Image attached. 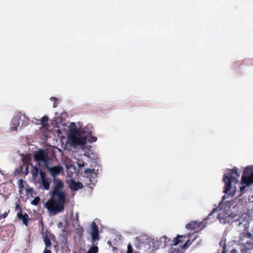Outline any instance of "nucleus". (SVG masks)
<instances>
[{
  "label": "nucleus",
  "instance_id": "nucleus-1",
  "mask_svg": "<svg viewBox=\"0 0 253 253\" xmlns=\"http://www.w3.org/2000/svg\"><path fill=\"white\" fill-rule=\"evenodd\" d=\"M63 188L62 181L59 178H54L50 199L45 204V207L51 215H54L60 213L65 209L66 193Z\"/></svg>",
  "mask_w": 253,
  "mask_h": 253
},
{
  "label": "nucleus",
  "instance_id": "nucleus-2",
  "mask_svg": "<svg viewBox=\"0 0 253 253\" xmlns=\"http://www.w3.org/2000/svg\"><path fill=\"white\" fill-rule=\"evenodd\" d=\"M240 174L238 173L237 169L232 170H230L227 173L225 174L224 177V181L225 182V188L224 192L228 195L232 194L230 190L233 187L234 184H236L239 182L238 177H239Z\"/></svg>",
  "mask_w": 253,
  "mask_h": 253
},
{
  "label": "nucleus",
  "instance_id": "nucleus-3",
  "mask_svg": "<svg viewBox=\"0 0 253 253\" xmlns=\"http://www.w3.org/2000/svg\"><path fill=\"white\" fill-rule=\"evenodd\" d=\"M34 159L35 161L38 163L39 167H40V163H42L44 167L50 163V159L48 156V153L47 150L43 149H39L37 151L34 153Z\"/></svg>",
  "mask_w": 253,
  "mask_h": 253
},
{
  "label": "nucleus",
  "instance_id": "nucleus-4",
  "mask_svg": "<svg viewBox=\"0 0 253 253\" xmlns=\"http://www.w3.org/2000/svg\"><path fill=\"white\" fill-rule=\"evenodd\" d=\"M253 183V168H247L243 172L242 177V184H245L240 187V190L243 191L246 187L249 186Z\"/></svg>",
  "mask_w": 253,
  "mask_h": 253
},
{
  "label": "nucleus",
  "instance_id": "nucleus-5",
  "mask_svg": "<svg viewBox=\"0 0 253 253\" xmlns=\"http://www.w3.org/2000/svg\"><path fill=\"white\" fill-rule=\"evenodd\" d=\"M90 232L92 243L93 245L97 244L98 240L100 239L98 227L95 222H92L90 225Z\"/></svg>",
  "mask_w": 253,
  "mask_h": 253
},
{
  "label": "nucleus",
  "instance_id": "nucleus-6",
  "mask_svg": "<svg viewBox=\"0 0 253 253\" xmlns=\"http://www.w3.org/2000/svg\"><path fill=\"white\" fill-rule=\"evenodd\" d=\"M216 217L217 218H219L220 220V222H222L224 218L226 217V215L227 213L225 212V209H223L221 206H219L216 208L213 209L212 212L209 215L208 218H210V217L213 214L216 213Z\"/></svg>",
  "mask_w": 253,
  "mask_h": 253
},
{
  "label": "nucleus",
  "instance_id": "nucleus-7",
  "mask_svg": "<svg viewBox=\"0 0 253 253\" xmlns=\"http://www.w3.org/2000/svg\"><path fill=\"white\" fill-rule=\"evenodd\" d=\"M203 227H205V225L203 224L202 221L197 222L193 221L186 225V228L191 231L198 232L200 231Z\"/></svg>",
  "mask_w": 253,
  "mask_h": 253
},
{
  "label": "nucleus",
  "instance_id": "nucleus-8",
  "mask_svg": "<svg viewBox=\"0 0 253 253\" xmlns=\"http://www.w3.org/2000/svg\"><path fill=\"white\" fill-rule=\"evenodd\" d=\"M41 233L42 234V238L45 245V249H51L52 244L50 241V238L53 236V234H50L47 230L44 231V229H41Z\"/></svg>",
  "mask_w": 253,
  "mask_h": 253
},
{
  "label": "nucleus",
  "instance_id": "nucleus-9",
  "mask_svg": "<svg viewBox=\"0 0 253 253\" xmlns=\"http://www.w3.org/2000/svg\"><path fill=\"white\" fill-rule=\"evenodd\" d=\"M40 175L41 177L40 183L42 184L43 188L46 190H49L51 182V178L47 177L45 172L42 170L40 171Z\"/></svg>",
  "mask_w": 253,
  "mask_h": 253
},
{
  "label": "nucleus",
  "instance_id": "nucleus-10",
  "mask_svg": "<svg viewBox=\"0 0 253 253\" xmlns=\"http://www.w3.org/2000/svg\"><path fill=\"white\" fill-rule=\"evenodd\" d=\"M49 164L50 163H48L45 167V168L47 169L50 174L53 177L54 179V178H56L55 177L58 174L61 172V171L63 170V169L61 166L50 167Z\"/></svg>",
  "mask_w": 253,
  "mask_h": 253
},
{
  "label": "nucleus",
  "instance_id": "nucleus-11",
  "mask_svg": "<svg viewBox=\"0 0 253 253\" xmlns=\"http://www.w3.org/2000/svg\"><path fill=\"white\" fill-rule=\"evenodd\" d=\"M21 118L22 115L20 113L13 117L10 124V130L11 131H14L17 130V127L19 126Z\"/></svg>",
  "mask_w": 253,
  "mask_h": 253
},
{
  "label": "nucleus",
  "instance_id": "nucleus-12",
  "mask_svg": "<svg viewBox=\"0 0 253 253\" xmlns=\"http://www.w3.org/2000/svg\"><path fill=\"white\" fill-rule=\"evenodd\" d=\"M70 140L72 143L75 145H84L85 144L86 142L85 135L83 136L73 135L71 137Z\"/></svg>",
  "mask_w": 253,
  "mask_h": 253
},
{
  "label": "nucleus",
  "instance_id": "nucleus-13",
  "mask_svg": "<svg viewBox=\"0 0 253 253\" xmlns=\"http://www.w3.org/2000/svg\"><path fill=\"white\" fill-rule=\"evenodd\" d=\"M190 237V233L188 234L187 235H178L177 236L174 238L172 241L173 243L172 245L173 246H176L178 244L181 243H182L183 242L185 241V239H187L188 238H189Z\"/></svg>",
  "mask_w": 253,
  "mask_h": 253
},
{
  "label": "nucleus",
  "instance_id": "nucleus-14",
  "mask_svg": "<svg viewBox=\"0 0 253 253\" xmlns=\"http://www.w3.org/2000/svg\"><path fill=\"white\" fill-rule=\"evenodd\" d=\"M17 216L19 220L22 221L24 224L26 226H28L29 217L27 213H23L22 209H20L19 212L17 214Z\"/></svg>",
  "mask_w": 253,
  "mask_h": 253
},
{
  "label": "nucleus",
  "instance_id": "nucleus-15",
  "mask_svg": "<svg viewBox=\"0 0 253 253\" xmlns=\"http://www.w3.org/2000/svg\"><path fill=\"white\" fill-rule=\"evenodd\" d=\"M69 187L72 191H77L83 187V184L80 182H76L74 179H71L69 183Z\"/></svg>",
  "mask_w": 253,
  "mask_h": 253
},
{
  "label": "nucleus",
  "instance_id": "nucleus-16",
  "mask_svg": "<svg viewBox=\"0 0 253 253\" xmlns=\"http://www.w3.org/2000/svg\"><path fill=\"white\" fill-rule=\"evenodd\" d=\"M32 165V169L31 170V173L32 175V176L34 178H36L38 176V174L39 171V168L37 166H34Z\"/></svg>",
  "mask_w": 253,
  "mask_h": 253
},
{
  "label": "nucleus",
  "instance_id": "nucleus-17",
  "mask_svg": "<svg viewBox=\"0 0 253 253\" xmlns=\"http://www.w3.org/2000/svg\"><path fill=\"white\" fill-rule=\"evenodd\" d=\"M85 137H86V141H87L89 143H92L97 140V137L92 136L91 132L86 134Z\"/></svg>",
  "mask_w": 253,
  "mask_h": 253
},
{
  "label": "nucleus",
  "instance_id": "nucleus-18",
  "mask_svg": "<svg viewBox=\"0 0 253 253\" xmlns=\"http://www.w3.org/2000/svg\"><path fill=\"white\" fill-rule=\"evenodd\" d=\"M48 121V117L47 116H44L41 118V124L42 126H48L47 122Z\"/></svg>",
  "mask_w": 253,
  "mask_h": 253
},
{
  "label": "nucleus",
  "instance_id": "nucleus-19",
  "mask_svg": "<svg viewBox=\"0 0 253 253\" xmlns=\"http://www.w3.org/2000/svg\"><path fill=\"white\" fill-rule=\"evenodd\" d=\"M98 248L96 246L91 247L87 252V253H97Z\"/></svg>",
  "mask_w": 253,
  "mask_h": 253
},
{
  "label": "nucleus",
  "instance_id": "nucleus-20",
  "mask_svg": "<svg viewBox=\"0 0 253 253\" xmlns=\"http://www.w3.org/2000/svg\"><path fill=\"white\" fill-rule=\"evenodd\" d=\"M24 169V171L23 172L25 175H27L29 173L28 165L26 164V162L23 164V167H21L22 170Z\"/></svg>",
  "mask_w": 253,
  "mask_h": 253
},
{
  "label": "nucleus",
  "instance_id": "nucleus-21",
  "mask_svg": "<svg viewBox=\"0 0 253 253\" xmlns=\"http://www.w3.org/2000/svg\"><path fill=\"white\" fill-rule=\"evenodd\" d=\"M41 199L39 197H35L32 201L31 203L34 206H38L40 202Z\"/></svg>",
  "mask_w": 253,
  "mask_h": 253
},
{
  "label": "nucleus",
  "instance_id": "nucleus-22",
  "mask_svg": "<svg viewBox=\"0 0 253 253\" xmlns=\"http://www.w3.org/2000/svg\"><path fill=\"white\" fill-rule=\"evenodd\" d=\"M191 244L190 242L189 238H188L185 242L184 244L181 246L182 249H186Z\"/></svg>",
  "mask_w": 253,
  "mask_h": 253
},
{
  "label": "nucleus",
  "instance_id": "nucleus-23",
  "mask_svg": "<svg viewBox=\"0 0 253 253\" xmlns=\"http://www.w3.org/2000/svg\"><path fill=\"white\" fill-rule=\"evenodd\" d=\"M95 169H86L84 170V173L86 174L87 176L90 175V174H93L94 173Z\"/></svg>",
  "mask_w": 253,
  "mask_h": 253
},
{
  "label": "nucleus",
  "instance_id": "nucleus-24",
  "mask_svg": "<svg viewBox=\"0 0 253 253\" xmlns=\"http://www.w3.org/2000/svg\"><path fill=\"white\" fill-rule=\"evenodd\" d=\"M78 166L79 168H82L84 167L85 166H87V163L84 162H80L79 161L77 163Z\"/></svg>",
  "mask_w": 253,
  "mask_h": 253
},
{
  "label": "nucleus",
  "instance_id": "nucleus-25",
  "mask_svg": "<svg viewBox=\"0 0 253 253\" xmlns=\"http://www.w3.org/2000/svg\"><path fill=\"white\" fill-rule=\"evenodd\" d=\"M126 253H132V248L130 244L127 246V251Z\"/></svg>",
  "mask_w": 253,
  "mask_h": 253
},
{
  "label": "nucleus",
  "instance_id": "nucleus-26",
  "mask_svg": "<svg viewBox=\"0 0 253 253\" xmlns=\"http://www.w3.org/2000/svg\"><path fill=\"white\" fill-rule=\"evenodd\" d=\"M19 186L21 189L24 188L23 181L22 179H20L19 180Z\"/></svg>",
  "mask_w": 253,
  "mask_h": 253
},
{
  "label": "nucleus",
  "instance_id": "nucleus-27",
  "mask_svg": "<svg viewBox=\"0 0 253 253\" xmlns=\"http://www.w3.org/2000/svg\"><path fill=\"white\" fill-rule=\"evenodd\" d=\"M51 99L54 100V102L53 103V107H54V108L56 107H57V104H56L57 98L55 97H52V98H51Z\"/></svg>",
  "mask_w": 253,
  "mask_h": 253
},
{
  "label": "nucleus",
  "instance_id": "nucleus-28",
  "mask_svg": "<svg viewBox=\"0 0 253 253\" xmlns=\"http://www.w3.org/2000/svg\"><path fill=\"white\" fill-rule=\"evenodd\" d=\"M77 230H78V233H83L84 231L83 228L79 226V228H77Z\"/></svg>",
  "mask_w": 253,
  "mask_h": 253
},
{
  "label": "nucleus",
  "instance_id": "nucleus-29",
  "mask_svg": "<svg viewBox=\"0 0 253 253\" xmlns=\"http://www.w3.org/2000/svg\"><path fill=\"white\" fill-rule=\"evenodd\" d=\"M7 215H8V212H5L3 214H2V215H0V218H1V217L2 218H4L6 217H7Z\"/></svg>",
  "mask_w": 253,
  "mask_h": 253
},
{
  "label": "nucleus",
  "instance_id": "nucleus-30",
  "mask_svg": "<svg viewBox=\"0 0 253 253\" xmlns=\"http://www.w3.org/2000/svg\"><path fill=\"white\" fill-rule=\"evenodd\" d=\"M43 253H51L50 249H44Z\"/></svg>",
  "mask_w": 253,
  "mask_h": 253
},
{
  "label": "nucleus",
  "instance_id": "nucleus-31",
  "mask_svg": "<svg viewBox=\"0 0 253 253\" xmlns=\"http://www.w3.org/2000/svg\"><path fill=\"white\" fill-rule=\"evenodd\" d=\"M247 236L248 238H252V237L253 235H252V234H251V233H250V232H248V233H247Z\"/></svg>",
  "mask_w": 253,
  "mask_h": 253
},
{
  "label": "nucleus",
  "instance_id": "nucleus-32",
  "mask_svg": "<svg viewBox=\"0 0 253 253\" xmlns=\"http://www.w3.org/2000/svg\"><path fill=\"white\" fill-rule=\"evenodd\" d=\"M39 222H40V224H41V225H42V229H44V225H43V223L42 220H41Z\"/></svg>",
  "mask_w": 253,
  "mask_h": 253
},
{
  "label": "nucleus",
  "instance_id": "nucleus-33",
  "mask_svg": "<svg viewBox=\"0 0 253 253\" xmlns=\"http://www.w3.org/2000/svg\"><path fill=\"white\" fill-rule=\"evenodd\" d=\"M19 205L18 203H16L15 207V210H17L19 208Z\"/></svg>",
  "mask_w": 253,
  "mask_h": 253
},
{
  "label": "nucleus",
  "instance_id": "nucleus-34",
  "mask_svg": "<svg viewBox=\"0 0 253 253\" xmlns=\"http://www.w3.org/2000/svg\"><path fill=\"white\" fill-rule=\"evenodd\" d=\"M76 220L77 222L79 221V215L78 213H77L76 215Z\"/></svg>",
  "mask_w": 253,
  "mask_h": 253
},
{
  "label": "nucleus",
  "instance_id": "nucleus-35",
  "mask_svg": "<svg viewBox=\"0 0 253 253\" xmlns=\"http://www.w3.org/2000/svg\"><path fill=\"white\" fill-rule=\"evenodd\" d=\"M222 253H225V251L224 250V251L222 252Z\"/></svg>",
  "mask_w": 253,
  "mask_h": 253
},
{
  "label": "nucleus",
  "instance_id": "nucleus-36",
  "mask_svg": "<svg viewBox=\"0 0 253 253\" xmlns=\"http://www.w3.org/2000/svg\"><path fill=\"white\" fill-rule=\"evenodd\" d=\"M30 190L32 191V189H30L28 190V191H29Z\"/></svg>",
  "mask_w": 253,
  "mask_h": 253
}]
</instances>
